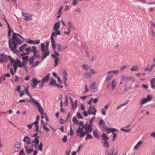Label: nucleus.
Listing matches in <instances>:
<instances>
[{"instance_id":"35","label":"nucleus","mask_w":155,"mask_h":155,"mask_svg":"<svg viewBox=\"0 0 155 155\" xmlns=\"http://www.w3.org/2000/svg\"><path fill=\"white\" fill-rule=\"evenodd\" d=\"M129 102V100H127L123 104L118 106H117V110L119 109L121 107L127 105L128 103Z\"/></svg>"},{"instance_id":"53","label":"nucleus","mask_w":155,"mask_h":155,"mask_svg":"<svg viewBox=\"0 0 155 155\" xmlns=\"http://www.w3.org/2000/svg\"><path fill=\"white\" fill-rule=\"evenodd\" d=\"M70 126V134L71 136H72L74 132H73V130L72 129V128L71 126Z\"/></svg>"},{"instance_id":"58","label":"nucleus","mask_w":155,"mask_h":155,"mask_svg":"<svg viewBox=\"0 0 155 155\" xmlns=\"http://www.w3.org/2000/svg\"><path fill=\"white\" fill-rule=\"evenodd\" d=\"M77 115L78 117L79 118H81V119H82L83 118V117H82V115L79 112H78L77 113Z\"/></svg>"},{"instance_id":"50","label":"nucleus","mask_w":155,"mask_h":155,"mask_svg":"<svg viewBox=\"0 0 155 155\" xmlns=\"http://www.w3.org/2000/svg\"><path fill=\"white\" fill-rule=\"evenodd\" d=\"M151 35L153 38H155V31L153 28L151 29Z\"/></svg>"},{"instance_id":"43","label":"nucleus","mask_w":155,"mask_h":155,"mask_svg":"<svg viewBox=\"0 0 155 155\" xmlns=\"http://www.w3.org/2000/svg\"><path fill=\"white\" fill-rule=\"evenodd\" d=\"M90 72L91 74H92L93 75L97 73V71L94 69H91V70Z\"/></svg>"},{"instance_id":"19","label":"nucleus","mask_w":155,"mask_h":155,"mask_svg":"<svg viewBox=\"0 0 155 155\" xmlns=\"http://www.w3.org/2000/svg\"><path fill=\"white\" fill-rule=\"evenodd\" d=\"M57 49H58V51L60 52L63 51L68 48V46L67 45L62 46L61 45L58 44L57 45Z\"/></svg>"},{"instance_id":"47","label":"nucleus","mask_w":155,"mask_h":155,"mask_svg":"<svg viewBox=\"0 0 155 155\" xmlns=\"http://www.w3.org/2000/svg\"><path fill=\"white\" fill-rule=\"evenodd\" d=\"M26 138H27V141H26V143L28 144V145L29 144H31V141L30 138L27 136H26Z\"/></svg>"},{"instance_id":"42","label":"nucleus","mask_w":155,"mask_h":155,"mask_svg":"<svg viewBox=\"0 0 155 155\" xmlns=\"http://www.w3.org/2000/svg\"><path fill=\"white\" fill-rule=\"evenodd\" d=\"M103 146L106 148H109V144L107 141H104V143Z\"/></svg>"},{"instance_id":"38","label":"nucleus","mask_w":155,"mask_h":155,"mask_svg":"<svg viewBox=\"0 0 155 155\" xmlns=\"http://www.w3.org/2000/svg\"><path fill=\"white\" fill-rule=\"evenodd\" d=\"M31 100L30 101H29V102L30 103L34 102L38 107V108H39V103L36 101L35 99H33L32 97H31Z\"/></svg>"},{"instance_id":"26","label":"nucleus","mask_w":155,"mask_h":155,"mask_svg":"<svg viewBox=\"0 0 155 155\" xmlns=\"http://www.w3.org/2000/svg\"><path fill=\"white\" fill-rule=\"evenodd\" d=\"M29 147V146L28 145L25 146V147L26 148V152L28 154H30L33 151V149L28 148Z\"/></svg>"},{"instance_id":"12","label":"nucleus","mask_w":155,"mask_h":155,"mask_svg":"<svg viewBox=\"0 0 155 155\" xmlns=\"http://www.w3.org/2000/svg\"><path fill=\"white\" fill-rule=\"evenodd\" d=\"M1 57L0 58H2V60L1 61V62L3 61L4 59H9L12 64L13 63V62L14 61V59L12 58L10 56L6 55L4 54H1L0 55Z\"/></svg>"},{"instance_id":"33","label":"nucleus","mask_w":155,"mask_h":155,"mask_svg":"<svg viewBox=\"0 0 155 155\" xmlns=\"http://www.w3.org/2000/svg\"><path fill=\"white\" fill-rule=\"evenodd\" d=\"M119 71L118 70H112L108 71L107 74H117L118 73Z\"/></svg>"},{"instance_id":"44","label":"nucleus","mask_w":155,"mask_h":155,"mask_svg":"<svg viewBox=\"0 0 155 155\" xmlns=\"http://www.w3.org/2000/svg\"><path fill=\"white\" fill-rule=\"evenodd\" d=\"M28 86L27 87H25V92L26 94H27V95L29 96V97H31L30 95L29 94V91H28Z\"/></svg>"},{"instance_id":"21","label":"nucleus","mask_w":155,"mask_h":155,"mask_svg":"<svg viewBox=\"0 0 155 155\" xmlns=\"http://www.w3.org/2000/svg\"><path fill=\"white\" fill-rule=\"evenodd\" d=\"M152 99V97H147L146 98L143 99L140 102L141 105H142L147 103Z\"/></svg>"},{"instance_id":"25","label":"nucleus","mask_w":155,"mask_h":155,"mask_svg":"<svg viewBox=\"0 0 155 155\" xmlns=\"http://www.w3.org/2000/svg\"><path fill=\"white\" fill-rule=\"evenodd\" d=\"M143 142L142 140H141L138 141L137 144L134 147V149L135 150H137L139 147H140L143 144Z\"/></svg>"},{"instance_id":"24","label":"nucleus","mask_w":155,"mask_h":155,"mask_svg":"<svg viewBox=\"0 0 155 155\" xmlns=\"http://www.w3.org/2000/svg\"><path fill=\"white\" fill-rule=\"evenodd\" d=\"M32 83L31 84V85L33 87H35L38 84L39 81L38 80L35 78H33L31 80Z\"/></svg>"},{"instance_id":"48","label":"nucleus","mask_w":155,"mask_h":155,"mask_svg":"<svg viewBox=\"0 0 155 155\" xmlns=\"http://www.w3.org/2000/svg\"><path fill=\"white\" fill-rule=\"evenodd\" d=\"M120 130H121L122 131L124 132H128L131 130V129L130 128V129H124L123 128H121Z\"/></svg>"},{"instance_id":"9","label":"nucleus","mask_w":155,"mask_h":155,"mask_svg":"<svg viewBox=\"0 0 155 155\" xmlns=\"http://www.w3.org/2000/svg\"><path fill=\"white\" fill-rule=\"evenodd\" d=\"M12 64H13V66L15 72H16L17 70L18 65L20 68H22L23 67L22 63L18 59L16 60H14V61L13 62V63Z\"/></svg>"},{"instance_id":"17","label":"nucleus","mask_w":155,"mask_h":155,"mask_svg":"<svg viewBox=\"0 0 155 155\" xmlns=\"http://www.w3.org/2000/svg\"><path fill=\"white\" fill-rule=\"evenodd\" d=\"M54 32H52V34L51 35V46L52 47V48L54 49H55L56 48V44L55 43V41L54 39V37L56 36V35H54Z\"/></svg>"},{"instance_id":"61","label":"nucleus","mask_w":155,"mask_h":155,"mask_svg":"<svg viewBox=\"0 0 155 155\" xmlns=\"http://www.w3.org/2000/svg\"><path fill=\"white\" fill-rule=\"evenodd\" d=\"M43 144L42 143H41L39 144V150L42 151V150Z\"/></svg>"},{"instance_id":"34","label":"nucleus","mask_w":155,"mask_h":155,"mask_svg":"<svg viewBox=\"0 0 155 155\" xmlns=\"http://www.w3.org/2000/svg\"><path fill=\"white\" fill-rule=\"evenodd\" d=\"M102 139L104 141H107L109 139V137L105 133L103 134L102 135Z\"/></svg>"},{"instance_id":"46","label":"nucleus","mask_w":155,"mask_h":155,"mask_svg":"<svg viewBox=\"0 0 155 155\" xmlns=\"http://www.w3.org/2000/svg\"><path fill=\"white\" fill-rule=\"evenodd\" d=\"M15 147L17 148H20L21 147V143L19 142H17L15 145Z\"/></svg>"},{"instance_id":"13","label":"nucleus","mask_w":155,"mask_h":155,"mask_svg":"<svg viewBox=\"0 0 155 155\" xmlns=\"http://www.w3.org/2000/svg\"><path fill=\"white\" fill-rule=\"evenodd\" d=\"M22 15L25 17L24 20L26 21H30L32 20V15L30 14L22 12Z\"/></svg>"},{"instance_id":"54","label":"nucleus","mask_w":155,"mask_h":155,"mask_svg":"<svg viewBox=\"0 0 155 155\" xmlns=\"http://www.w3.org/2000/svg\"><path fill=\"white\" fill-rule=\"evenodd\" d=\"M85 91L84 92V93L87 92L89 90V88L88 87L87 84H85Z\"/></svg>"},{"instance_id":"51","label":"nucleus","mask_w":155,"mask_h":155,"mask_svg":"<svg viewBox=\"0 0 155 155\" xmlns=\"http://www.w3.org/2000/svg\"><path fill=\"white\" fill-rule=\"evenodd\" d=\"M41 126H42L44 129L46 127V125L47 124V123H43V120H41Z\"/></svg>"},{"instance_id":"20","label":"nucleus","mask_w":155,"mask_h":155,"mask_svg":"<svg viewBox=\"0 0 155 155\" xmlns=\"http://www.w3.org/2000/svg\"><path fill=\"white\" fill-rule=\"evenodd\" d=\"M133 78L130 77L123 75L121 77L122 81L128 82L131 80Z\"/></svg>"},{"instance_id":"1","label":"nucleus","mask_w":155,"mask_h":155,"mask_svg":"<svg viewBox=\"0 0 155 155\" xmlns=\"http://www.w3.org/2000/svg\"><path fill=\"white\" fill-rule=\"evenodd\" d=\"M16 33H13L12 38V39L10 37L11 35V33L8 32V36L9 38L8 40V43L10 48L11 50L14 53H17L18 51H17L16 49L17 48V46L19 45L21 43V41L16 36Z\"/></svg>"},{"instance_id":"22","label":"nucleus","mask_w":155,"mask_h":155,"mask_svg":"<svg viewBox=\"0 0 155 155\" xmlns=\"http://www.w3.org/2000/svg\"><path fill=\"white\" fill-rule=\"evenodd\" d=\"M26 42L28 44H32L33 45L38 44L39 43V41H34L31 40L30 38H27L26 40Z\"/></svg>"},{"instance_id":"16","label":"nucleus","mask_w":155,"mask_h":155,"mask_svg":"<svg viewBox=\"0 0 155 155\" xmlns=\"http://www.w3.org/2000/svg\"><path fill=\"white\" fill-rule=\"evenodd\" d=\"M25 51L28 52H33L34 53V56L36 55V53L37 52V49L36 47L34 46H32L31 48L30 47H29L28 48L26 49Z\"/></svg>"},{"instance_id":"64","label":"nucleus","mask_w":155,"mask_h":155,"mask_svg":"<svg viewBox=\"0 0 155 155\" xmlns=\"http://www.w3.org/2000/svg\"><path fill=\"white\" fill-rule=\"evenodd\" d=\"M25 154L23 150H22L20 151L19 155H25Z\"/></svg>"},{"instance_id":"57","label":"nucleus","mask_w":155,"mask_h":155,"mask_svg":"<svg viewBox=\"0 0 155 155\" xmlns=\"http://www.w3.org/2000/svg\"><path fill=\"white\" fill-rule=\"evenodd\" d=\"M67 137L66 135L64 136L63 139V141L64 142H66L67 141Z\"/></svg>"},{"instance_id":"6","label":"nucleus","mask_w":155,"mask_h":155,"mask_svg":"<svg viewBox=\"0 0 155 155\" xmlns=\"http://www.w3.org/2000/svg\"><path fill=\"white\" fill-rule=\"evenodd\" d=\"M61 22L60 21H58V22H56L54 25L53 30L55 32L53 31L55 34L54 35H60L61 34V32L58 30L60 27Z\"/></svg>"},{"instance_id":"4","label":"nucleus","mask_w":155,"mask_h":155,"mask_svg":"<svg viewBox=\"0 0 155 155\" xmlns=\"http://www.w3.org/2000/svg\"><path fill=\"white\" fill-rule=\"evenodd\" d=\"M44 43H41V60L45 58L47 56L50 54V52L49 49L47 48L44 49Z\"/></svg>"},{"instance_id":"27","label":"nucleus","mask_w":155,"mask_h":155,"mask_svg":"<svg viewBox=\"0 0 155 155\" xmlns=\"http://www.w3.org/2000/svg\"><path fill=\"white\" fill-rule=\"evenodd\" d=\"M82 68L83 70L85 71H88L90 69V67L87 64H83Z\"/></svg>"},{"instance_id":"39","label":"nucleus","mask_w":155,"mask_h":155,"mask_svg":"<svg viewBox=\"0 0 155 155\" xmlns=\"http://www.w3.org/2000/svg\"><path fill=\"white\" fill-rule=\"evenodd\" d=\"M139 68V67L137 65H135L132 67L130 69V70L131 71H137L138 70Z\"/></svg>"},{"instance_id":"49","label":"nucleus","mask_w":155,"mask_h":155,"mask_svg":"<svg viewBox=\"0 0 155 155\" xmlns=\"http://www.w3.org/2000/svg\"><path fill=\"white\" fill-rule=\"evenodd\" d=\"M45 81H44L43 80H42L41 81H39V83L40 84V87H42L45 84Z\"/></svg>"},{"instance_id":"28","label":"nucleus","mask_w":155,"mask_h":155,"mask_svg":"<svg viewBox=\"0 0 155 155\" xmlns=\"http://www.w3.org/2000/svg\"><path fill=\"white\" fill-rule=\"evenodd\" d=\"M51 74L50 73L48 74L44 78L42 79L45 82H48L49 80V78Z\"/></svg>"},{"instance_id":"40","label":"nucleus","mask_w":155,"mask_h":155,"mask_svg":"<svg viewBox=\"0 0 155 155\" xmlns=\"http://www.w3.org/2000/svg\"><path fill=\"white\" fill-rule=\"evenodd\" d=\"M28 44H25L23 45L21 47L19 48V50L21 51H23L25 48L28 46Z\"/></svg>"},{"instance_id":"32","label":"nucleus","mask_w":155,"mask_h":155,"mask_svg":"<svg viewBox=\"0 0 155 155\" xmlns=\"http://www.w3.org/2000/svg\"><path fill=\"white\" fill-rule=\"evenodd\" d=\"M83 76L86 78H90L91 77V74L89 72H85L83 74Z\"/></svg>"},{"instance_id":"63","label":"nucleus","mask_w":155,"mask_h":155,"mask_svg":"<svg viewBox=\"0 0 155 155\" xmlns=\"http://www.w3.org/2000/svg\"><path fill=\"white\" fill-rule=\"evenodd\" d=\"M78 124L79 125V127H82L83 126L84 123L82 121H81L78 123Z\"/></svg>"},{"instance_id":"14","label":"nucleus","mask_w":155,"mask_h":155,"mask_svg":"<svg viewBox=\"0 0 155 155\" xmlns=\"http://www.w3.org/2000/svg\"><path fill=\"white\" fill-rule=\"evenodd\" d=\"M31 141V144H32V147L34 146L35 148L38 147L39 145V137H33Z\"/></svg>"},{"instance_id":"56","label":"nucleus","mask_w":155,"mask_h":155,"mask_svg":"<svg viewBox=\"0 0 155 155\" xmlns=\"http://www.w3.org/2000/svg\"><path fill=\"white\" fill-rule=\"evenodd\" d=\"M127 65L122 66L120 68V70L122 71H123L127 68Z\"/></svg>"},{"instance_id":"2","label":"nucleus","mask_w":155,"mask_h":155,"mask_svg":"<svg viewBox=\"0 0 155 155\" xmlns=\"http://www.w3.org/2000/svg\"><path fill=\"white\" fill-rule=\"evenodd\" d=\"M113 76V75L111 74H109L107 76L105 79L106 82H108V83L107 85V89L109 90L112 91H114L116 87L117 81L115 78L113 79L111 82V83H109V81L111 79Z\"/></svg>"},{"instance_id":"62","label":"nucleus","mask_w":155,"mask_h":155,"mask_svg":"<svg viewBox=\"0 0 155 155\" xmlns=\"http://www.w3.org/2000/svg\"><path fill=\"white\" fill-rule=\"evenodd\" d=\"M56 87H57L58 88H62L63 87V86L62 85H60L58 84H56Z\"/></svg>"},{"instance_id":"45","label":"nucleus","mask_w":155,"mask_h":155,"mask_svg":"<svg viewBox=\"0 0 155 155\" xmlns=\"http://www.w3.org/2000/svg\"><path fill=\"white\" fill-rule=\"evenodd\" d=\"M92 138V136L89 134H88L85 138V139L86 140L91 139Z\"/></svg>"},{"instance_id":"29","label":"nucleus","mask_w":155,"mask_h":155,"mask_svg":"<svg viewBox=\"0 0 155 155\" xmlns=\"http://www.w3.org/2000/svg\"><path fill=\"white\" fill-rule=\"evenodd\" d=\"M56 84H57L56 81L53 78H51L49 83V84L50 85L55 86Z\"/></svg>"},{"instance_id":"5","label":"nucleus","mask_w":155,"mask_h":155,"mask_svg":"<svg viewBox=\"0 0 155 155\" xmlns=\"http://www.w3.org/2000/svg\"><path fill=\"white\" fill-rule=\"evenodd\" d=\"M84 127H79L76 131L77 136L80 137L82 138L84 137L86 133L84 130Z\"/></svg>"},{"instance_id":"59","label":"nucleus","mask_w":155,"mask_h":155,"mask_svg":"<svg viewBox=\"0 0 155 155\" xmlns=\"http://www.w3.org/2000/svg\"><path fill=\"white\" fill-rule=\"evenodd\" d=\"M21 89V87L19 85H18L17 86V89L16 90L18 92H20V91Z\"/></svg>"},{"instance_id":"15","label":"nucleus","mask_w":155,"mask_h":155,"mask_svg":"<svg viewBox=\"0 0 155 155\" xmlns=\"http://www.w3.org/2000/svg\"><path fill=\"white\" fill-rule=\"evenodd\" d=\"M97 110L94 106H91L88 110V113L89 114H93L95 115Z\"/></svg>"},{"instance_id":"52","label":"nucleus","mask_w":155,"mask_h":155,"mask_svg":"<svg viewBox=\"0 0 155 155\" xmlns=\"http://www.w3.org/2000/svg\"><path fill=\"white\" fill-rule=\"evenodd\" d=\"M73 121L74 122V124H77L78 123V120H77L76 118L75 117H74L73 118Z\"/></svg>"},{"instance_id":"55","label":"nucleus","mask_w":155,"mask_h":155,"mask_svg":"<svg viewBox=\"0 0 155 155\" xmlns=\"http://www.w3.org/2000/svg\"><path fill=\"white\" fill-rule=\"evenodd\" d=\"M44 49H45V48H47L48 49V46L49 45V42L48 41H47L46 42V46H45V44L44 43Z\"/></svg>"},{"instance_id":"23","label":"nucleus","mask_w":155,"mask_h":155,"mask_svg":"<svg viewBox=\"0 0 155 155\" xmlns=\"http://www.w3.org/2000/svg\"><path fill=\"white\" fill-rule=\"evenodd\" d=\"M115 150V148L113 147L111 150L108 151L107 155H117L116 153L114 152Z\"/></svg>"},{"instance_id":"31","label":"nucleus","mask_w":155,"mask_h":155,"mask_svg":"<svg viewBox=\"0 0 155 155\" xmlns=\"http://www.w3.org/2000/svg\"><path fill=\"white\" fill-rule=\"evenodd\" d=\"M85 129L86 133H87L88 132H91L93 130V128L92 127H90L88 126L86 127Z\"/></svg>"},{"instance_id":"60","label":"nucleus","mask_w":155,"mask_h":155,"mask_svg":"<svg viewBox=\"0 0 155 155\" xmlns=\"http://www.w3.org/2000/svg\"><path fill=\"white\" fill-rule=\"evenodd\" d=\"M57 79L58 80V82L60 84H61L62 83V81L61 80V79L60 78L58 77H57Z\"/></svg>"},{"instance_id":"10","label":"nucleus","mask_w":155,"mask_h":155,"mask_svg":"<svg viewBox=\"0 0 155 155\" xmlns=\"http://www.w3.org/2000/svg\"><path fill=\"white\" fill-rule=\"evenodd\" d=\"M39 112L40 113L41 115V118L43 119L44 118H45V120L47 121L48 120V118L47 114L46 112H45L44 111L43 109L41 106L39 105Z\"/></svg>"},{"instance_id":"18","label":"nucleus","mask_w":155,"mask_h":155,"mask_svg":"<svg viewBox=\"0 0 155 155\" xmlns=\"http://www.w3.org/2000/svg\"><path fill=\"white\" fill-rule=\"evenodd\" d=\"M90 89L93 92H96L98 90L97 87L96 86V83L95 82H92L90 85Z\"/></svg>"},{"instance_id":"7","label":"nucleus","mask_w":155,"mask_h":155,"mask_svg":"<svg viewBox=\"0 0 155 155\" xmlns=\"http://www.w3.org/2000/svg\"><path fill=\"white\" fill-rule=\"evenodd\" d=\"M39 119V115L37 116L36 120V121L33 123L32 124H28L27 125V127L30 129H31L33 125H34V127H35V130L36 131H38V120Z\"/></svg>"},{"instance_id":"36","label":"nucleus","mask_w":155,"mask_h":155,"mask_svg":"<svg viewBox=\"0 0 155 155\" xmlns=\"http://www.w3.org/2000/svg\"><path fill=\"white\" fill-rule=\"evenodd\" d=\"M38 56H37L36 55H35V56H34V55H33V57L31 58L29 60V62L30 64H32L33 62V61L34 59L35 58H36L38 57Z\"/></svg>"},{"instance_id":"30","label":"nucleus","mask_w":155,"mask_h":155,"mask_svg":"<svg viewBox=\"0 0 155 155\" xmlns=\"http://www.w3.org/2000/svg\"><path fill=\"white\" fill-rule=\"evenodd\" d=\"M150 85L152 88H155V78H153L150 80Z\"/></svg>"},{"instance_id":"37","label":"nucleus","mask_w":155,"mask_h":155,"mask_svg":"<svg viewBox=\"0 0 155 155\" xmlns=\"http://www.w3.org/2000/svg\"><path fill=\"white\" fill-rule=\"evenodd\" d=\"M64 75L63 77V80L65 83H66L67 81L68 80V74L66 71H64Z\"/></svg>"},{"instance_id":"3","label":"nucleus","mask_w":155,"mask_h":155,"mask_svg":"<svg viewBox=\"0 0 155 155\" xmlns=\"http://www.w3.org/2000/svg\"><path fill=\"white\" fill-rule=\"evenodd\" d=\"M99 125L101 128L102 130H107L108 134L111 132H114L117 131V130L115 128H108L106 125L105 122L102 120H101L100 121Z\"/></svg>"},{"instance_id":"8","label":"nucleus","mask_w":155,"mask_h":155,"mask_svg":"<svg viewBox=\"0 0 155 155\" xmlns=\"http://www.w3.org/2000/svg\"><path fill=\"white\" fill-rule=\"evenodd\" d=\"M54 53L55 54H51V56L54 59V67H55L58 64L59 54L55 51H54Z\"/></svg>"},{"instance_id":"11","label":"nucleus","mask_w":155,"mask_h":155,"mask_svg":"<svg viewBox=\"0 0 155 155\" xmlns=\"http://www.w3.org/2000/svg\"><path fill=\"white\" fill-rule=\"evenodd\" d=\"M68 27L67 28L68 31H65L64 32V34L69 35L71 32V31L74 29V27L70 21H68Z\"/></svg>"},{"instance_id":"41","label":"nucleus","mask_w":155,"mask_h":155,"mask_svg":"<svg viewBox=\"0 0 155 155\" xmlns=\"http://www.w3.org/2000/svg\"><path fill=\"white\" fill-rule=\"evenodd\" d=\"M94 135L96 137L98 138V131L97 130H94L93 132Z\"/></svg>"}]
</instances>
